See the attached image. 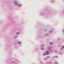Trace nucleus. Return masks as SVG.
<instances>
[{
  "instance_id": "f257e3e1",
  "label": "nucleus",
  "mask_w": 64,
  "mask_h": 64,
  "mask_svg": "<svg viewBox=\"0 0 64 64\" xmlns=\"http://www.w3.org/2000/svg\"><path fill=\"white\" fill-rule=\"evenodd\" d=\"M18 5H19V6H22V5H20V4H18Z\"/></svg>"
},
{
  "instance_id": "f03ea898",
  "label": "nucleus",
  "mask_w": 64,
  "mask_h": 64,
  "mask_svg": "<svg viewBox=\"0 0 64 64\" xmlns=\"http://www.w3.org/2000/svg\"><path fill=\"white\" fill-rule=\"evenodd\" d=\"M17 2H14V4H17Z\"/></svg>"
},
{
  "instance_id": "7ed1b4c3",
  "label": "nucleus",
  "mask_w": 64,
  "mask_h": 64,
  "mask_svg": "<svg viewBox=\"0 0 64 64\" xmlns=\"http://www.w3.org/2000/svg\"><path fill=\"white\" fill-rule=\"evenodd\" d=\"M52 44H53V43H50V45H52Z\"/></svg>"
},
{
  "instance_id": "20e7f679",
  "label": "nucleus",
  "mask_w": 64,
  "mask_h": 64,
  "mask_svg": "<svg viewBox=\"0 0 64 64\" xmlns=\"http://www.w3.org/2000/svg\"><path fill=\"white\" fill-rule=\"evenodd\" d=\"M18 44H21V42H18Z\"/></svg>"
},
{
  "instance_id": "39448f33",
  "label": "nucleus",
  "mask_w": 64,
  "mask_h": 64,
  "mask_svg": "<svg viewBox=\"0 0 64 64\" xmlns=\"http://www.w3.org/2000/svg\"><path fill=\"white\" fill-rule=\"evenodd\" d=\"M46 54H49V52H46Z\"/></svg>"
},
{
  "instance_id": "423d86ee",
  "label": "nucleus",
  "mask_w": 64,
  "mask_h": 64,
  "mask_svg": "<svg viewBox=\"0 0 64 64\" xmlns=\"http://www.w3.org/2000/svg\"><path fill=\"white\" fill-rule=\"evenodd\" d=\"M19 34V33L18 32L16 33V34Z\"/></svg>"
},
{
  "instance_id": "0eeeda50",
  "label": "nucleus",
  "mask_w": 64,
  "mask_h": 64,
  "mask_svg": "<svg viewBox=\"0 0 64 64\" xmlns=\"http://www.w3.org/2000/svg\"><path fill=\"white\" fill-rule=\"evenodd\" d=\"M43 55H46V53H45L44 54H43Z\"/></svg>"
},
{
  "instance_id": "6e6552de",
  "label": "nucleus",
  "mask_w": 64,
  "mask_h": 64,
  "mask_svg": "<svg viewBox=\"0 0 64 64\" xmlns=\"http://www.w3.org/2000/svg\"><path fill=\"white\" fill-rule=\"evenodd\" d=\"M63 48H64V46H62Z\"/></svg>"
},
{
  "instance_id": "1a4fd4ad",
  "label": "nucleus",
  "mask_w": 64,
  "mask_h": 64,
  "mask_svg": "<svg viewBox=\"0 0 64 64\" xmlns=\"http://www.w3.org/2000/svg\"><path fill=\"white\" fill-rule=\"evenodd\" d=\"M44 50V48L42 49V50Z\"/></svg>"
}]
</instances>
